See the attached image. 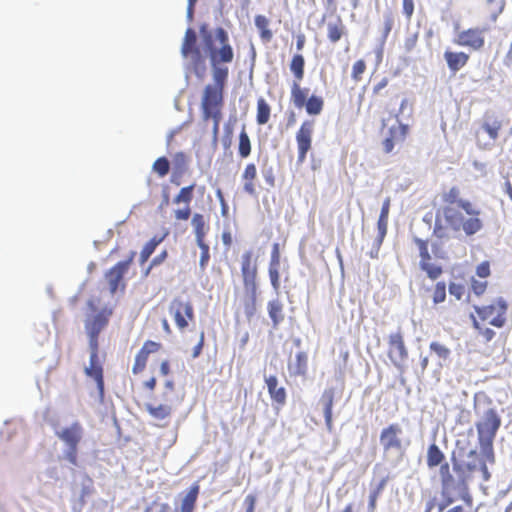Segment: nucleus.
Here are the masks:
<instances>
[{
  "instance_id": "obj_54",
  "label": "nucleus",
  "mask_w": 512,
  "mask_h": 512,
  "mask_svg": "<svg viewBox=\"0 0 512 512\" xmlns=\"http://www.w3.org/2000/svg\"><path fill=\"white\" fill-rule=\"evenodd\" d=\"M492 305H496V312L497 314L504 315L507 311V302L502 298H497L496 302Z\"/></svg>"
},
{
  "instance_id": "obj_29",
  "label": "nucleus",
  "mask_w": 512,
  "mask_h": 512,
  "mask_svg": "<svg viewBox=\"0 0 512 512\" xmlns=\"http://www.w3.org/2000/svg\"><path fill=\"white\" fill-rule=\"evenodd\" d=\"M191 224L194 229L196 240L205 239L206 234L209 230V226L207 224V220L203 214L195 213L192 216Z\"/></svg>"
},
{
  "instance_id": "obj_13",
  "label": "nucleus",
  "mask_w": 512,
  "mask_h": 512,
  "mask_svg": "<svg viewBox=\"0 0 512 512\" xmlns=\"http://www.w3.org/2000/svg\"><path fill=\"white\" fill-rule=\"evenodd\" d=\"M390 211V198H386L382 204L381 212L377 221V236L373 241V247L369 252L371 258H377L380 247L387 234L388 216Z\"/></svg>"
},
{
  "instance_id": "obj_14",
  "label": "nucleus",
  "mask_w": 512,
  "mask_h": 512,
  "mask_svg": "<svg viewBox=\"0 0 512 512\" xmlns=\"http://www.w3.org/2000/svg\"><path fill=\"white\" fill-rule=\"evenodd\" d=\"M99 349L90 348V359L89 365L85 367L84 372L85 375L89 378H92L97 387V391L99 395L102 397L104 395V373L103 366L99 359Z\"/></svg>"
},
{
  "instance_id": "obj_10",
  "label": "nucleus",
  "mask_w": 512,
  "mask_h": 512,
  "mask_svg": "<svg viewBox=\"0 0 512 512\" xmlns=\"http://www.w3.org/2000/svg\"><path fill=\"white\" fill-rule=\"evenodd\" d=\"M314 120H304L296 132L295 139L297 143L298 155L297 162L303 163L307 158V153L312 148V138L314 133Z\"/></svg>"
},
{
  "instance_id": "obj_52",
  "label": "nucleus",
  "mask_w": 512,
  "mask_h": 512,
  "mask_svg": "<svg viewBox=\"0 0 512 512\" xmlns=\"http://www.w3.org/2000/svg\"><path fill=\"white\" fill-rule=\"evenodd\" d=\"M458 205L469 215L479 214V212L477 210L473 209L472 204L467 200L460 199L458 201Z\"/></svg>"
},
{
  "instance_id": "obj_37",
  "label": "nucleus",
  "mask_w": 512,
  "mask_h": 512,
  "mask_svg": "<svg viewBox=\"0 0 512 512\" xmlns=\"http://www.w3.org/2000/svg\"><path fill=\"white\" fill-rule=\"evenodd\" d=\"M153 171L160 177H165L170 170V163L166 157H159L152 166Z\"/></svg>"
},
{
  "instance_id": "obj_61",
  "label": "nucleus",
  "mask_w": 512,
  "mask_h": 512,
  "mask_svg": "<svg viewBox=\"0 0 512 512\" xmlns=\"http://www.w3.org/2000/svg\"><path fill=\"white\" fill-rule=\"evenodd\" d=\"M157 385V379L155 377H150L148 380L143 382V387L149 392H153Z\"/></svg>"
},
{
  "instance_id": "obj_44",
  "label": "nucleus",
  "mask_w": 512,
  "mask_h": 512,
  "mask_svg": "<svg viewBox=\"0 0 512 512\" xmlns=\"http://www.w3.org/2000/svg\"><path fill=\"white\" fill-rule=\"evenodd\" d=\"M188 157L184 152H177L173 157V163L177 170L184 171L187 167Z\"/></svg>"
},
{
  "instance_id": "obj_23",
  "label": "nucleus",
  "mask_w": 512,
  "mask_h": 512,
  "mask_svg": "<svg viewBox=\"0 0 512 512\" xmlns=\"http://www.w3.org/2000/svg\"><path fill=\"white\" fill-rule=\"evenodd\" d=\"M243 190L249 195H256L255 180L257 178V168L254 163H248L242 173Z\"/></svg>"
},
{
  "instance_id": "obj_49",
  "label": "nucleus",
  "mask_w": 512,
  "mask_h": 512,
  "mask_svg": "<svg viewBox=\"0 0 512 512\" xmlns=\"http://www.w3.org/2000/svg\"><path fill=\"white\" fill-rule=\"evenodd\" d=\"M476 274L480 278H486L490 275V264L487 261L480 263L476 268Z\"/></svg>"
},
{
  "instance_id": "obj_22",
  "label": "nucleus",
  "mask_w": 512,
  "mask_h": 512,
  "mask_svg": "<svg viewBox=\"0 0 512 512\" xmlns=\"http://www.w3.org/2000/svg\"><path fill=\"white\" fill-rule=\"evenodd\" d=\"M264 380L272 402L280 407L284 406L287 399V393L283 386H278L277 377L275 375H269L265 377Z\"/></svg>"
},
{
  "instance_id": "obj_9",
  "label": "nucleus",
  "mask_w": 512,
  "mask_h": 512,
  "mask_svg": "<svg viewBox=\"0 0 512 512\" xmlns=\"http://www.w3.org/2000/svg\"><path fill=\"white\" fill-rule=\"evenodd\" d=\"M111 310L102 309L85 321V329L89 337V347L99 349L98 337L100 332L107 326Z\"/></svg>"
},
{
  "instance_id": "obj_12",
  "label": "nucleus",
  "mask_w": 512,
  "mask_h": 512,
  "mask_svg": "<svg viewBox=\"0 0 512 512\" xmlns=\"http://www.w3.org/2000/svg\"><path fill=\"white\" fill-rule=\"evenodd\" d=\"M380 443L385 453L395 451L401 453L404 447L402 429L398 424H391L380 434Z\"/></svg>"
},
{
  "instance_id": "obj_19",
  "label": "nucleus",
  "mask_w": 512,
  "mask_h": 512,
  "mask_svg": "<svg viewBox=\"0 0 512 512\" xmlns=\"http://www.w3.org/2000/svg\"><path fill=\"white\" fill-rule=\"evenodd\" d=\"M388 356L391 361L399 365L406 357V349L400 333H393L389 336Z\"/></svg>"
},
{
  "instance_id": "obj_7",
  "label": "nucleus",
  "mask_w": 512,
  "mask_h": 512,
  "mask_svg": "<svg viewBox=\"0 0 512 512\" xmlns=\"http://www.w3.org/2000/svg\"><path fill=\"white\" fill-rule=\"evenodd\" d=\"M308 89L302 88L297 82L291 86V101L296 108H303L309 115H319L324 107V100L320 96L311 95L307 98Z\"/></svg>"
},
{
  "instance_id": "obj_62",
  "label": "nucleus",
  "mask_w": 512,
  "mask_h": 512,
  "mask_svg": "<svg viewBox=\"0 0 512 512\" xmlns=\"http://www.w3.org/2000/svg\"><path fill=\"white\" fill-rule=\"evenodd\" d=\"M263 176H264V179H265L266 183L270 187H273L275 185V177H274L272 168H270L269 170L265 171L263 173Z\"/></svg>"
},
{
  "instance_id": "obj_51",
  "label": "nucleus",
  "mask_w": 512,
  "mask_h": 512,
  "mask_svg": "<svg viewBox=\"0 0 512 512\" xmlns=\"http://www.w3.org/2000/svg\"><path fill=\"white\" fill-rule=\"evenodd\" d=\"M386 483H387V479L386 478H382L380 480V482L376 485V487L371 491L369 497L378 499V497L380 496V494L384 490V488L386 486Z\"/></svg>"
},
{
  "instance_id": "obj_20",
  "label": "nucleus",
  "mask_w": 512,
  "mask_h": 512,
  "mask_svg": "<svg viewBox=\"0 0 512 512\" xmlns=\"http://www.w3.org/2000/svg\"><path fill=\"white\" fill-rule=\"evenodd\" d=\"M199 493L200 485L195 482L181 497L180 505L175 508V512H195Z\"/></svg>"
},
{
  "instance_id": "obj_43",
  "label": "nucleus",
  "mask_w": 512,
  "mask_h": 512,
  "mask_svg": "<svg viewBox=\"0 0 512 512\" xmlns=\"http://www.w3.org/2000/svg\"><path fill=\"white\" fill-rule=\"evenodd\" d=\"M446 298V284L444 282H438L436 284L434 294H433V301L434 303L438 304L445 300Z\"/></svg>"
},
{
  "instance_id": "obj_64",
  "label": "nucleus",
  "mask_w": 512,
  "mask_h": 512,
  "mask_svg": "<svg viewBox=\"0 0 512 512\" xmlns=\"http://www.w3.org/2000/svg\"><path fill=\"white\" fill-rule=\"evenodd\" d=\"M170 373H171L170 362L168 360H163L160 363V374L162 376H168Z\"/></svg>"
},
{
  "instance_id": "obj_34",
  "label": "nucleus",
  "mask_w": 512,
  "mask_h": 512,
  "mask_svg": "<svg viewBox=\"0 0 512 512\" xmlns=\"http://www.w3.org/2000/svg\"><path fill=\"white\" fill-rule=\"evenodd\" d=\"M251 150V140L245 128L243 127L239 134L238 154L242 159H245L251 154Z\"/></svg>"
},
{
  "instance_id": "obj_36",
  "label": "nucleus",
  "mask_w": 512,
  "mask_h": 512,
  "mask_svg": "<svg viewBox=\"0 0 512 512\" xmlns=\"http://www.w3.org/2000/svg\"><path fill=\"white\" fill-rule=\"evenodd\" d=\"M196 243L201 250L199 266L201 270L204 271L210 260V248L209 245L205 242V239L196 240Z\"/></svg>"
},
{
  "instance_id": "obj_24",
  "label": "nucleus",
  "mask_w": 512,
  "mask_h": 512,
  "mask_svg": "<svg viewBox=\"0 0 512 512\" xmlns=\"http://www.w3.org/2000/svg\"><path fill=\"white\" fill-rule=\"evenodd\" d=\"M288 370L292 376H306L308 370V355L304 351H299L295 355V360L288 364Z\"/></svg>"
},
{
  "instance_id": "obj_1",
  "label": "nucleus",
  "mask_w": 512,
  "mask_h": 512,
  "mask_svg": "<svg viewBox=\"0 0 512 512\" xmlns=\"http://www.w3.org/2000/svg\"><path fill=\"white\" fill-rule=\"evenodd\" d=\"M199 32L202 49L197 43L196 32L187 28L181 45V55L187 60V68L199 79L204 78L207 71L206 59H209L213 84L204 88L201 111L204 120L212 119V133L216 139L222 119L224 87L229 75V69L225 65L233 62L234 50L228 32L223 27H217L211 32L207 24H202Z\"/></svg>"
},
{
  "instance_id": "obj_53",
  "label": "nucleus",
  "mask_w": 512,
  "mask_h": 512,
  "mask_svg": "<svg viewBox=\"0 0 512 512\" xmlns=\"http://www.w3.org/2000/svg\"><path fill=\"white\" fill-rule=\"evenodd\" d=\"M204 339H205V334L202 331L200 333V338H199L197 345L193 348V351H192L193 358H197L201 354L203 346H204Z\"/></svg>"
},
{
  "instance_id": "obj_25",
  "label": "nucleus",
  "mask_w": 512,
  "mask_h": 512,
  "mask_svg": "<svg viewBox=\"0 0 512 512\" xmlns=\"http://www.w3.org/2000/svg\"><path fill=\"white\" fill-rule=\"evenodd\" d=\"M267 310L272 321L273 328H277L285 318L283 303L278 299L270 300L267 303Z\"/></svg>"
},
{
  "instance_id": "obj_45",
  "label": "nucleus",
  "mask_w": 512,
  "mask_h": 512,
  "mask_svg": "<svg viewBox=\"0 0 512 512\" xmlns=\"http://www.w3.org/2000/svg\"><path fill=\"white\" fill-rule=\"evenodd\" d=\"M156 249V246L154 245V243H152L150 240L144 245L143 249L141 250L140 252V258H139V262L140 264H144L149 258L150 256L153 254V252L155 251Z\"/></svg>"
},
{
  "instance_id": "obj_2",
  "label": "nucleus",
  "mask_w": 512,
  "mask_h": 512,
  "mask_svg": "<svg viewBox=\"0 0 512 512\" xmlns=\"http://www.w3.org/2000/svg\"><path fill=\"white\" fill-rule=\"evenodd\" d=\"M461 443L458 440L456 449L451 453L452 472L448 462H445L440 468L442 493L449 504L456 499H462L465 503L471 505L472 497L469 493V483L476 473H481L483 480L488 481L491 475L487 463L490 462L481 450L480 452L476 449L466 451Z\"/></svg>"
},
{
  "instance_id": "obj_18",
  "label": "nucleus",
  "mask_w": 512,
  "mask_h": 512,
  "mask_svg": "<svg viewBox=\"0 0 512 512\" xmlns=\"http://www.w3.org/2000/svg\"><path fill=\"white\" fill-rule=\"evenodd\" d=\"M280 245L274 243L271 249L270 262L268 267V274L272 287L277 291L280 288Z\"/></svg>"
},
{
  "instance_id": "obj_31",
  "label": "nucleus",
  "mask_w": 512,
  "mask_h": 512,
  "mask_svg": "<svg viewBox=\"0 0 512 512\" xmlns=\"http://www.w3.org/2000/svg\"><path fill=\"white\" fill-rule=\"evenodd\" d=\"M345 34V26L340 17H337L335 22H330L327 25V37L331 43H337Z\"/></svg>"
},
{
  "instance_id": "obj_4",
  "label": "nucleus",
  "mask_w": 512,
  "mask_h": 512,
  "mask_svg": "<svg viewBox=\"0 0 512 512\" xmlns=\"http://www.w3.org/2000/svg\"><path fill=\"white\" fill-rule=\"evenodd\" d=\"M500 426L501 418L493 408L488 409L484 413L482 420L476 423L481 451L490 464L495 463L493 441Z\"/></svg>"
},
{
  "instance_id": "obj_57",
  "label": "nucleus",
  "mask_w": 512,
  "mask_h": 512,
  "mask_svg": "<svg viewBox=\"0 0 512 512\" xmlns=\"http://www.w3.org/2000/svg\"><path fill=\"white\" fill-rule=\"evenodd\" d=\"M244 502L246 505L245 512H254L255 511L256 497L254 495H252V494L247 495Z\"/></svg>"
},
{
  "instance_id": "obj_41",
  "label": "nucleus",
  "mask_w": 512,
  "mask_h": 512,
  "mask_svg": "<svg viewBox=\"0 0 512 512\" xmlns=\"http://www.w3.org/2000/svg\"><path fill=\"white\" fill-rule=\"evenodd\" d=\"M366 68H367L366 62L363 59L357 60L352 66L351 78L355 82L361 81L362 76H363L364 72L366 71Z\"/></svg>"
},
{
  "instance_id": "obj_38",
  "label": "nucleus",
  "mask_w": 512,
  "mask_h": 512,
  "mask_svg": "<svg viewBox=\"0 0 512 512\" xmlns=\"http://www.w3.org/2000/svg\"><path fill=\"white\" fill-rule=\"evenodd\" d=\"M461 226L467 235H473L482 228V221L476 217L463 219Z\"/></svg>"
},
{
  "instance_id": "obj_30",
  "label": "nucleus",
  "mask_w": 512,
  "mask_h": 512,
  "mask_svg": "<svg viewBox=\"0 0 512 512\" xmlns=\"http://www.w3.org/2000/svg\"><path fill=\"white\" fill-rule=\"evenodd\" d=\"M254 23L259 31L261 40L265 43L270 42L273 38V32L269 28V19L264 15H256L254 18Z\"/></svg>"
},
{
  "instance_id": "obj_3",
  "label": "nucleus",
  "mask_w": 512,
  "mask_h": 512,
  "mask_svg": "<svg viewBox=\"0 0 512 512\" xmlns=\"http://www.w3.org/2000/svg\"><path fill=\"white\" fill-rule=\"evenodd\" d=\"M241 277L244 290L249 296V300L245 303V313L247 317L254 316L256 312L257 291H258V265L257 259L251 250L245 251L241 256Z\"/></svg>"
},
{
  "instance_id": "obj_21",
  "label": "nucleus",
  "mask_w": 512,
  "mask_h": 512,
  "mask_svg": "<svg viewBox=\"0 0 512 512\" xmlns=\"http://www.w3.org/2000/svg\"><path fill=\"white\" fill-rule=\"evenodd\" d=\"M459 45L471 47L478 50L484 45V36L479 29H468L458 34L455 40Z\"/></svg>"
},
{
  "instance_id": "obj_50",
  "label": "nucleus",
  "mask_w": 512,
  "mask_h": 512,
  "mask_svg": "<svg viewBox=\"0 0 512 512\" xmlns=\"http://www.w3.org/2000/svg\"><path fill=\"white\" fill-rule=\"evenodd\" d=\"M471 286H472L473 292L477 296H480V295H482L485 292L486 287H487V283L473 279Z\"/></svg>"
},
{
  "instance_id": "obj_26",
  "label": "nucleus",
  "mask_w": 512,
  "mask_h": 512,
  "mask_svg": "<svg viewBox=\"0 0 512 512\" xmlns=\"http://www.w3.org/2000/svg\"><path fill=\"white\" fill-rule=\"evenodd\" d=\"M444 59L452 72L459 71L468 61L469 56L464 52L445 51Z\"/></svg>"
},
{
  "instance_id": "obj_48",
  "label": "nucleus",
  "mask_w": 512,
  "mask_h": 512,
  "mask_svg": "<svg viewBox=\"0 0 512 512\" xmlns=\"http://www.w3.org/2000/svg\"><path fill=\"white\" fill-rule=\"evenodd\" d=\"M482 128L488 133L491 139L495 140L498 137V130L500 128V124L496 122L494 124H489L485 122Z\"/></svg>"
},
{
  "instance_id": "obj_32",
  "label": "nucleus",
  "mask_w": 512,
  "mask_h": 512,
  "mask_svg": "<svg viewBox=\"0 0 512 512\" xmlns=\"http://www.w3.org/2000/svg\"><path fill=\"white\" fill-rule=\"evenodd\" d=\"M445 456L440 448L435 444H431L427 450V465L429 468H434L445 463Z\"/></svg>"
},
{
  "instance_id": "obj_63",
  "label": "nucleus",
  "mask_w": 512,
  "mask_h": 512,
  "mask_svg": "<svg viewBox=\"0 0 512 512\" xmlns=\"http://www.w3.org/2000/svg\"><path fill=\"white\" fill-rule=\"evenodd\" d=\"M392 27H393V18L388 15L385 17V20H384L383 34L385 37L390 33V31L392 30Z\"/></svg>"
},
{
  "instance_id": "obj_47",
  "label": "nucleus",
  "mask_w": 512,
  "mask_h": 512,
  "mask_svg": "<svg viewBox=\"0 0 512 512\" xmlns=\"http://www.w3.org/2000/svg\"><path fill=\"white\" fill-rule=\"evenodd\" d=\"M465 292V287L462 284L451 282L449 285V293L454 296L457 300L462 298Z\"/></svg>"
},
{
  "instance_id": "obj_5",
  "label": "nucleus",
  "mask_w": 512,
  "mask_h": 512,
  "mask_svg": "<svg viewBox=\"0 0 512 512\" xmlns=\"http://www.w3.org/2000/svg\"><path fill=\"white\" fill-rule=\"evenodd\" d=\"M161 401L162 403L159 404L148 403L145 405V409L155 420L164 421L160 426L165 427L168 425L174 411V404H181L183 401V396H179L176 392V385L173 380L165 381Z\"/></svg>"
},
{
  "instance_id": "obj_42",
  "label": "nucleus",
  "mask_w": 512,
  "mask_h": 512,
  "mask_svg": "<svg viewBox=\"0 0 512 512\" xmlns=\"http://www.w3.org/2000/svg\"><path fill=\"white\" fill-rule=\"evenodd\" d=\"M474 309L482 320H487L496 312V305L491 304L483 307L474 306Z\"/></svg>"
},
{
  "instance_id": "obj_35",
  "label": "nucleus",
  "mask_w": 512,
  "mask_h": 512,
  "mask_svg": "<svg viewBox=\"0 0 512 512\" xmlns=\"http://www.w3.org/2000/svg\"><path fill=\"white\" fill-rule=\"evenodd\" d=\"M444 216L447 223H449L454 230L457 231L460 229L463 221V216L459 211L453 208H446L444 210Z\"/></svg>"
},
{
  "instance_id": "obj_28",
  "label": "nucleus",
  "mask_w": 512,
  "mask_h": 512,
  "mask_svg": "<svg viewBox=\"0 0 512 512\" xmlns=\"http://www.w3.org/2000/svg\"><path fill=\"white\" fill-rule=\"evenodd\" d=\"M289 68L294 76V82L299 84L303 80L305 74V59L303 55L300 53L293 55Z\"/></svg>"
},
{
  "instance_id": "obj_15",
  "label": "nucleus",
  "mask_w": 512,
  "mask_h": 512,
  "mask_svg": "<svg viewBox=\"0 0 512 512\" xmlns=\"http://www.w3.org/2000/svg\"><path fill=\"white\" fill-rule=\"evenodd\" d=\"M195 183L182 187L178 194L173 198L174 204H184L185 206L174 211V218L178 221H186L191 216L190 203L194 197Z\"/></svg>"
},
{
  "instance_id": "obj_56",
  "label": "nucleus",
  "mask_w": 512,
  "mask_h": 512,
  "mask_svg": "<svg viewBox=\"0 0 512 512\" xmlns=\"http://www.w3.org/2000/svg\"><path fill=\"white\" fill-rule=\"evenodd\" d=\"M418 249L420 251V256L422 258L421 260H424V261L430 260V256L428 254V249H427V244L420 239H418Z\"/></svg>"
},
{
  "instance_id": "obj_58",
  "label": "nucleus",
  "mask_w": 512,
  "mask_h": 512,
  "mask_svg": "<svg viewBox=\"0 0 512 512\" xmlns=\"http://www.w3.org/2000/svg\"><path fill=\"white\" fill-rule=\"evenodd\" d=\"M479 333L484 337L486 342L491 341L495 336V331L488 327H482Z\"/></svg>"
},
{
  "instance_id": "obj_60",
  "label": "nucleus",
  "mask_w": 512,
  "mask_h": 512,
  "mask_svg": "<svg viewBox=\"0 0 512 512\" xmlns=\"http://www.w3.org/2000/svg\"><path fill=\"white\" fill-rule=\"evenodd\" d=\"M490 325L494 326V327H497V328H501L504 326L505 324V318H504V315H501V314H497L495 317H493L491 320H490Z\"/></svg>"
},
{
  "instance_id": "obj_55",
  "label": "nucleus",
  "mask_w": 512,
  "mask_h": 512,
  "mask_svg": "<svg viewBox=\"0 0 512 512\" xmlns=\"http://www.w3.org/2000/svg\"><path fill=\"white\" fill-rule=\"evenodd\" d=\"M403 11L408 19H410L414 12L413 0H403Z\"/></svg>"
},
{
  "instance_id": "obj_33",
  "label": "nucleus",
  "mask_w": 512,
  "mask_h": 512,
  "mask_svg": "<svg viewBox=\"0 0 512 512\" xmlns=\"http://www.w3.org/2000/svg\"><path fill=\"white\" fill-rule=\"evenodd\" d=\"M271 114V107L267 103L264 98H259L257 100V113H256V121L259 125H265L269 119Z\"/></svg>"
},
{
  "instance_id": "obj_16",
  "label": "nucleus",
  "mask_w": 512,
  "mask_h": 512,
  "mask_svg": "<svg viewBox=\"0 0 512 512\" xmlns=\"http://www.w3.org/2000/svg\"><path fill=\"white\" fill-rule=\"evenodd\" d=\"M162 344L153 340H147L144 342L140 350L136 353L134 363L132 366V373L138 375L142 373L148 363L149 356L157 353L161 350Z\"/></svg>"
},
{
  "instance_id": "obj_6",
  "label": "nucleus",
  "mask_w": 512,
  "mask_h": 512,
  "mask_svg": "<svg viewBox=\"0 0 512 512\" xmlns=\"http://www.w3.org/2000/svg\"><path fill=\"white\" fill-rule=\"evenodd\" d=\"M84 435V428L78 421L71 423L69 426L63 427L56 432V436L66 445L63 457L73 466L79 465L78 447Z\"/></svg>"
},
{
  "instance_id": "obj_27",
  "label": "nucleus",
  "mask_w": 512,
  "mask_h": 512,
  "mask_svg": "<svg viewBox=\"0 0 512 512\" xmlns=\"http://www.w3.org/2000/svg\"><path fill=\"white\" fill-rule=\"evenodd\" d=\"M321 401L323 403L325 423L328 430L331 431L333 428L332 409L334 403V389H326L322 394Z\"/></svg>"
},
{
  "instance_id": "obj_46",
  "label": "nucleus",
  "mask_w": 512,
  "mask_h": 512,
  "mask_svg": "<svg viewBox=\"0 0 512 512\" xmlns=\"http://www.w3.org/2000/svg\"><path fill=\"white\" fill-rule=\"evenodd\" d=\"M170 509L167 503H162L154 500L150 506H148L144 512H168Z\"/></svg>"
},
{
  "instance_id": "obj_39",
  "label": "nucleus",
  "mask_w": 512,
  "mask_h": 512,
  "mask_svg": "<svg viewBox=\"0 0 512 512\" xmlns=\"http://www.w3.org/2000/svg\"><path fill=\"white\" fill-rule=\"evenodd\" d=\"M420 266L432 280H436L442 273V267L440 265L429 263V261L421 260Z\"/></svg>"
},
{
  "instance_id": "obj_8",
  "label": "nucleus",
  "mask_w": 512,
  "mask_h": 512,
  "mask_svg": "<svg viewBox=\"0 0 512 512\" xmlns=\"http://www.w3.org/2000/svg\"><path fill=\"white\" fill-rule=\"evenodd\" d=\"M135 255L136 252L131 251L126 260L119 261L105 273L104 277L108 283L111 294H115L118 290L122 292L125 290L126 283L124 281V276L132 264Z\"/></svg>"
},
{
  "instance_id": "obj_40",
  "label": "nucleus",
  "mask_w": 512,
  "mask_h": 512,
  "mask_svg": "<svg viewBox=\"0 0 512 512\" xmlns=\"http://www.w3.org/2000/svg\"><path fill=\"white\" fill-rule=\"evenodd\" d=\"M94 492L93 481L91 478L87 477V484H84L81 488L80 497H79V510L83 508L86 504V498L91 496Z\"/></svg>"
},
{
  "instance_id": "obj_11",
  "label": "nucleus",
  "mask_w": 512,
  "mask_h": 512,
  "mask_svg": "<svg viewBox=\"0 0 512 512\" xmlns=\"http://www.w3.org/2000/svg\"><path fill=\"white\" fill-rule=\"evenodd\" d=\"M169 312L173 315L176 326L180 330L188 327L189 322L194 320V308L189 301H184L181 298L172 300Z\"/></svg>"
},
{
  "instance_id": "obj_59",
  "label": "nucleus",
  "mask_w": 512,
  "mask_h": 512,
  "mask_svg": "<svg viewBox=\"0 0 512 512\" xmlns=\"http://www.w3.org/2000/svg\"><path fill=\"white\" fill-rule=\"evenodd\" d=\"M430 347L441 357H446V355L448 354V349H446L444 346L440 345L439 343L432 342Z\"/></svg>"
},
{
  "instance_id": "obj_17",
  "label": "nucleus",
  "mask_w": 512,
  "mask_h": 512,
  "mask_svg": "<svg viewBox=\"0 0 512 512\" xmlns=\"http://www.w3.org/2000/svg\"><path fill=\"white\" fill-rule=\"evenodd\" d=\"M408 134V127L396 121L389 129V136L383 141L386 153L392 152L395 145L403 143Z\"/></svg>"
}]
</instances>
